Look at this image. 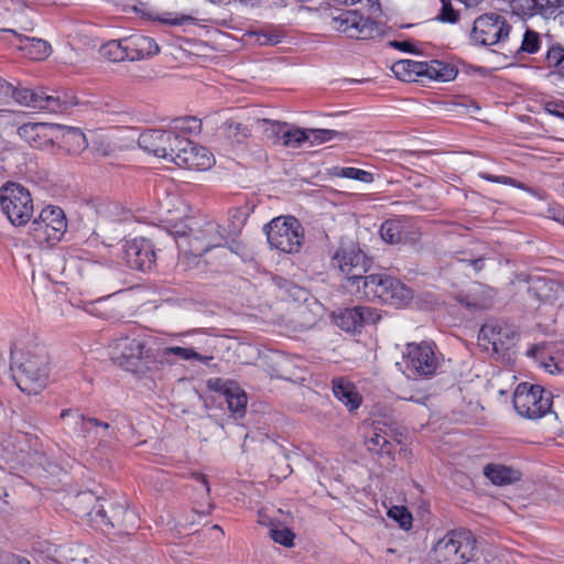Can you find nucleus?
Listing matches in <instances>:
<instances>
[{
	"mask_svg": "<svg viewBox=\"0 0 564 564\" xmlns=\"http://www.w3.org/2000/svg\"><path fill=\"white\" fill-rule=\"evenodd\" d=\"M308 9L319 11L321 18L332 30L359 40L373 36L378 31L373 20L381 14L378 0H322L319 7Z\"/></svg>",
	"mask_w": 564,
	"mask_h": 564,
	"instance_id": "obj_1",
	"label": "nucleus"
},
{
	"mask_svg": "<svg viewBox=\"0 0 564 564\" xmlns=\"http://www.w3.org/2000/svg\"><path fill=\"white\" fill-rule=\"evenodd\" d=\"M228 243V231L214 220L204 221L202 226L191 228L188 235L176 238V246L182 253L178 265L184 270L198 264L199 257L213 248L225 247Z\"/></svg>",
	"mask_w": 564,
	"mask_h": 564,
	"instance_id": "obj_2",
	"label": "nucleus"
},
{
	"mask_svg": "<svg viewBox=\"0 0 564 564\" xmlns=\"http://www.w3.org/2000/svg\"><path fill=\"white\" fill-rule=\"evenodd\" d=\"M199 129L200 121L197 118H177L174 120L172 130L153 129L140 133L138 144L142 150L175 164V153L178 154L177 150L182 148L178 144L184 140H189L182 133H193Z\"/></svg>",
	"mask_w": 564,
	"mask_h": 564,
	"instance_id": "obj_3",
	"label": "nucleus"
},
{
	"mask_svg": "<svg viewBox=\"0 0 564 564\" xmlns=\"http://www.w3.org/2000/svg\"><path fill=\"white\" fill-rule=\"evenodd\" d=\"M11 370L19 389L26 394H37L48 381V355L45 348L34 347L13 358Z\"/></svg>",
	"mask_w": 564,
	"mask_h": 564,
	"instance_id": "obj_4",
	"label": "nucleus"
},
{
	"mask_svg": "<svg viewBox=\"0 0 564 564\" xmlns=\"http://www.w3.org/2000/svg\"><path fill=\"white\" fill-rule=\"evenodd\" d=\"M355 292L368 300L378 299L393 306L403 305L412 299V291L405 284L384 274L366 275Z\"/></svg>",
	"mask_w": 564,
	"mask_h": 564,
	"instance_id": "obj_5",
	"label": "nucleus"
},
{
	"mask_svg": "<svg viewBox=\"0 0 564 564\" xmlns=\"http://www.w3.org/2000/svg\"><path fill=\"white\" fill-rule=\"evenodd\" d=\"M402 372L412 379L433 376L441 365V355L431 341L409 343L403 350Z\"/></svg>",
	"mask_w": 564,
	"mask_h": 564,
	"instance_id": "obj_6",
	"label": "nucleus"
},
{
	"mask_svg": "<svg viewBox=\"0 0 564 564\" xmlns=\"http://www.w3.org/2000/svg\"><path fill=\"white\" fill-rule=\"evenodd\" d=\"M476 539L468 530H453L433 547L438 564H465L475 555Z\"/></svg>",
	"mask_w": 564,
	"mask_h": 564,
	"instance_id": "obj_7",
	"label": "nucleus"
},
{
	"mask_svg": "<svg viewBox=\"0 0 564 564\" xmlns=\"http://www.w3.org/2000/svg\"><path fill=\"white\" fill-rule=\"evenodd\" d=\"M0 209L13 226H24L33 215V199L28 188L7 182L0 187Z\"/></svg>",
	"mask_w": 564,
	"mask_h": 564,
	"instance_id": "obj_8",
	"label": "nucleus"
},
{
	"mask_svg": "<svg viewBox=\"0 0 564 564\" xmlns=\"http://www.w3.org/2000/svg\"><path fill=\"white\" fill-rule=\"evenodd\" d=\"M263 230L273 249L284 253H294L302 247L304 231L295 217H276L267 224Z\"/></svg>",
	"mask_w": 564,
	"mask_h": 564,
	"instance_id": "obj_9",
	"label": "nucleus"
},
{
	"mask_svg": "<svg viewBox=\"0 0 564 564\" xmlns=\"http://www.w3.org/2000/svg\"><path fill=\"white\" fill-rule=\"evenodd\" d=\"M67 228L64 212L56 206L44 207L32 221L29 234L39 246L55 245Z\"/></svg>",
	"mask_w": 564,
	"mask_h": 564,
	"instance_id": "obj_10",
	"label": "nucleus"
},
{
	"mask_svg": "<svg viewBox=\"0 0 564 564\" xmlns=\"http://www.w3.org/2000/svg\"><path fill=\"white\" fill-rule=\"evenodd\" d=\"M552 394L540 386L520 383L513 393V406L524 417L535 420L545 415L552 405Z\"/></svg>",
	"mask_w": 564,
	"mask_h": 564,
	"instance_id": "obj_11",
	"label": "nucleus"
},
{
	"mask_svg": "<svg viewBox=\"0 0 564 564\" xmlns=\"http://www.w3.org/2000/svg\"><path fill=\"white\" fill-rule=\"evenodd\" d=\"M2 82L9 87L6 99L0 101V108H4L14 99L17 104L39 110H47L51 112H61L67 108L69 102L59 95H46L44 91H35L29 88H14L11 84L2 78Z\"/></svg>",
	"mask_w": 564,
	"mask_h": 564,
	"instance_id": "obj_12",
	"label": "nucleus"
},
{
	"mask_svg": "<svg viewBox=\"0 0 564 564\" xmlns=\"http://www.w3.org/2000/svg\"><path fill=\"white\" fill-rule=\"evenodd\" d=\"M332 262L346 275L348 283H350L348 288L352 292H355L354 286L358 289V285H361V280L366 276L364 273L370 267V260L355 245L341 246L334 254Z\"/></svg>",
	"mask_w": 564,
	"mask_h": 564,
	"instance_id": "obj_13",
	"label": "nucleus"
},
{
	"mask_svg": "<svg viewBox=\"0 0 564 564\" xmlns=\"http://www.w3.org/2000/svg\"><path fill=\"white\" fill-rule=\"evenodd\" d=\"M510 26L499 14L487 13L474 22L471 39L481 45H494L508 36Z\"/></svg>",
	"mask_w": 564,
	"mask_h": 564,
	"instance_id": "obj_14",
	"label": "nucleus"
},
{
	"mask_svg": "<svg viewBox=\"0 0 564 564\" xmlns=\"http://www.w3.org/2000/svg\"><path fill=\"white\" fill-rule=\"evenodd\" d=\"M516 336L513 326L502 322H490L480 328L478 343L485 350L499 354L512 345Z\"/></svg>",
	"mask_w": 564,
	"mask_h": 564,
	"instance_id": "obj_15",
	"label": "nucleus"
},
{
	"mask_svg": "<svg viewBox=\"0 0 564 564\" xmlns=\"http://www.w3.org/2000/svg\"><path fill=\"white\" fill-rule=\"evenodd\" d=\"M180 145L182 148L177 150L178 154L175 153V165L194 171H206L214 165L215 158L207 148L192 140H184Z\"/></svg>",
	"mask_w": 564,
	"mask_h": 564,
	"instance_id": "obj_16",
	"label": "nucleus"
},
{
	"mask_svg": "<svg viewBox=\"0 0 564 564\" xmlns=\"http://www.w3.org/2000/svg\"><path fill=\"white\" fill-rule=\"evenodd\" d=\"M379 232L382 240L390 245H414L420 238L419 229L406 217L387 219L382 223Z\"/></svg>",
	"mask_w": 564,
	"mask_h": 564,
	"instance_id": "obj_17",
	"label": "nucleus"
},
{
	"mask_svg": "<svg viewBox=\"0 0 564 564\" xmlns=\"http://www.w3.org/2000/svg\"><path fill=\"white\" fill-rule=\"evenodd\" d=\"M123 260L131 269L147 271L155 261L153 245L144 238H134L123 245Z\"/></svg>",
	"mask_w": 564,
	"mask_h": 564,
	"instance_id": "obj_18",
	"label": "nucleus"
},
{
	"mask_svg": "<svg viewBox=\"0 0 564 564\" xmlns=\"http://www.w3.org/2000/svg\"><path fill=\"white\" fill-rule=\"evenodd\" d=\"M380 319L377 310L369 306H355L339 310L334 313L335 324L345 332H358L366 324H373Z\"/></svg>",
	"mask_w": 564,
	"mask_h": 564,
	"instance_id": "obj_19",
	"label": "nucleus"
},
{
	"mask_svg": "<svg viewBox=\"0 0 564 564\" xmlns=\"http://www.w3.org/2000/svg\"><path fill=\"white\" fill-rule=\"evenodd\" d=\"M144 345L138 338H120L113 343L110 356L113 362L127 370H134L137 362L143 357Z\"/></svg>",
	"mask_w": 564,
	"mask_h": 564,
	"instance_id": "obj_20",
	"label": "nucleus"
},
{
	"mask_svg": "<svg viewBox=\"0 0 564 564\" xmlns=\"http://www.w3.org/2000/svg\"><path fill=\"white\" fill-rule=\"evenodd\" d=\"M61 417L67 421V425L74 429V432L80 437H87L90 433L97 436L107 437L112 436L115 429L110 424L100 422L94 417H86L72 410H64Z\"/></svg>",
	"mask_w": 564,
	"mask_h": 564,
	"instance_id": "obj_21",
	"label": "nucleus"
},
{
	"mask_svg": "<svg viewBox=\"0 0 564 564\" xmlns=\"http://www.w3.org/2000/svg\"><path fill=\"white\" fill-rule=\"evenodd\" d=\"M61 129L62 126L56 123L34 122L22 124L19 127L18 133L31 145L39 147L46 141L53 142L59 137Z\"/></svg>",
	"mask_w": 564,
	"mask_h": 564,
	"instance_id": "obj_22",
	"label": "nucleus"
},
{
	"mask_svg": "<svg viewBox=\"0 0 564 564\" xmlns=\"http://www.w3.org/2000/svg\"><path fill=\"white\" fill-rule=\"evenodd\" d=\"M124 47L128 50V59L130 61L150 58L160 52L155 40L142 34L124 37Z\"/></svg>",
	"mask_w": 564,
	"mask_h": 564,
	"instance_id": "obj_23",
	"label": "nucleus"
},
{
	"mask_svg": "<svg viewBox=\"0 0 564 564\" xmlns=\"http://www.w3.org/2000/svg\"><path fill=\"white\" fill-rule=\"evenodd\" d=\"M558 285L545 278L533 276L529 281L528 294L535 303H552L557 299Z\"/></svg>",
	"mask_w": 564,
	"mask_h": 564,
	"instance_id": "obj_24",
	"label": "nucleus"
},
{
	"mask_svg": "<svg viewBox=\"0 0 564 564\" xmlns=\"http://www.w3.org/2000/svg\"><path fill=\"white\" fill-rule=\"evenodd\" d=\"M333 392L335 398L350 412L357 410L362 402V398L356 386L345 378H337L333 380Z\"/></svg>",
	"mask_w": 564,
	"mask_h": 564,
	"instance_id": "obj_25",
	"label": "nucleus"
},
{
	"mask_svg": "<svg viewBox=\"0 0 564 564\" xmlns=\"http://www.w3.org/2000/svg\"><path fill=\"white\" fill-rule=\"evenodd\" d=\"M6 31L11 32L17 37V47L24 52V54L31 59H43L50 55L51 46L46 41L36 37L24 36L18 34L13 30Z\"/></svg>",
	"mask_w": 564,
	"mask_h": 564,
	"instance_id": "obj_26",
	"label": "nucleus"
},
{
	"mask_svg": "<svg viewBox=\"0 0 564 564\" xmlns=\"http://www.w3.org/2000/svg\"><path fill=\"white\" fill-rule=\"evenodd\" d=\"M391 69L403 82L422 80L423 62L401 59L395 62Z\"/></svg>",
	"mask_w": 564,
	"mask_h": 564,
	"instance_id": "obj_27",
	"label": "nucleus"
},
{
	"mask_svg": "<svg viewBox=\"0 0 564 564\" xmlns=\"http://www.w3.org/2000/svg\"><path fill=\"white\" fill-rule=\"evenodd\" d=\"M486 477L497 486L512 484L520 478V473L503 465H488L485 467Z\"/></svg>",
	"mask_w": 564,
	"mask_h": 564,
	"instance_id": "obj_28",
	"label": "nucleus"
},
{
	"mask_svg": "<svg viewBox=\"0 0 564 564\" xmlns=\"http://www.w3.org/2000/svg\"><path fill=\"white\" fill-rule=\"evenodd\" d=\"M366 445L370 452L383 455H390L392 445L388 438V433L382 432L381 429L373 426L366 437Z\"/></svg>",
	"mask_w": 564,
	"mask_h": 564,
	"instance_id": "obj_29",
	"label": "nucleus"
},
{
	"mask_svg": "<svg viewBox=\"0 0 564 564\" xmlns=\"http://www.w3.org/2000/svg\"><path fill=\"white\" fill-rule=\"evenodd\" d=\"M59 134L63 137V141L69 144V151L79 153L85 150L88 145L86 135L77 128L62 126Z\"/></svg>",
	"mask_w": 564,
	"mask_h": 564,
	"instance_id": "obj_30",
	"label": "nucleus"
},
{
	"mask_svg": "<svg viewBox=\"0 0 564 564\" xmlns=\"http://www.w3.org/2000/svg\"><path fill=\"white\" fill-rule=\"evenodd\" d=\"M224 398L228 409L234 414L237 416L243 415L247 405V395L236 383L230 388V391H228Z\"/></svg>",
	"mask_w": 564,
	"mask_h": 564,
	"instance_id": "obj_31",
	"label": "nucleus"
},
{
	"mask_svg": "<svg viewBox=\"0 0 564 564\" xmlns=\"http://www.w3.org/2000/svg\"><path fill=\"white\" fill-rule=\"evenodd\" d=\"M307 140L306 129L291 126L285 122L281 143L288 148H300Z\"/></svg>",
	"mask_w": 564,
	"mask_h": 564,
	"instance_id": "obj_32",
	"label": "nucleus"
},
{
	"mask_svg": "<svg viewBox=\"0 0 564 564\" xmlns=\"http://www.w3.org/2000/svg\"><path fill=\"white\" fill-rule=\"evenodd\" d=\"M258 129L261 130L263 137L273 142L280 143L282 133L285 127V122L274 121L270 119H259L257 121Z\"/></svg>",
	"mask_w": 564,
	"mask_h": 564,
	"instance_id": "obj_33",
	"label": "nucleus"
},
{
	"mask_svg": "<svg viewBox=\"0 0 564 564\" xmlns=\"http://www.w3.org/2000/svg\"><path fill=\"white\" fill-rule=\"evenodd\" d=\"M100 53L104 57L112 62L128 59V50L124 47V37L107 42L101 46Z\"/></svg>",
	"mask_w": 564,
	"mask_h": 564,
	"instance_id": "obj_34",
	"label": "nucleus"
},
{
	"mask_svg": "<svg viewBox=\"0 0 564 564\" xmlns=\"http://www.w3.org/2000/svg\"><path fill=\"white\" fill-rule=\"evenodd\" d=\"M307 140L311 145H318L332 141L336 138H343L344 134L332 129H306Z\"/></svg>",
	"mask_w": 564,
	"mask_h": 564,
	"instance_id": "obj_35",
	"label": "nucleus"
},
{
	"mask_svg": "<svg viewBox=\"0 0 564 564\" xmlns=\"http://www.w3.org/2000/svg\"><path fill=\"white\" fill-rule=\"evenodd\" d=\"M224 128L226 135L238 143L243 142L251 135L250 129L241 122L229 120L225 122Z\"/></svg>",
	"mask_w": 564,
	"mask_h": 564,
	"instance_id": "obj_36",
	"label": "nucleus"
},
{
	"mask_svg": "<svg viewBox=\"0 0 564 564\" xmlns=\"http://www.w3.org/2000/svg\"><path fill=\"white\" fill-rule=\"evenodd\" d=\"M271 539L281 545L291 546L293 545L294 533L282 524H271L269 530Z\"/></svg>",
	"mask_w": 564,
	"mask_h": 564,
	"instance_id": "obj_37",
	"label": "nucleus"
},
{
	"mask_svg": "<svg viewBox=\"0 0 564 564\" xmlns=\"http://www.w3.org/2000/svg\"><path fill=\"white\" fill-rule=\"evenodd\" d=\"M510 8L512 14L521 19L538 14L535 0H512Z\"/></svg>",
	"mask_w": 564,
	"mask_h": 564,
	"instance_id": "obj_38",
	"label": "nucleus"
},
{
	"mask_svg": "<svg viewBox=\"0 0 564 564\" xmlns=\"http://www.w3.org/2000/svg\"><path fill=\"white\" fill-rule=\"evenodd\" d=\"M538 14L545 18L564 13V0H535Z\"/></svg>",
	"mask_w": 564,
	"mask_h": 564,
	"instance_id": "obj_39",
	"label": "nucleus"
},
{
	"mask_svg": "<svg viewBox=\"0 0 564 564\" xmlns=\"http://www.w3.org/2000/svg\"><path fill=\"white\" fill-rule=\"evenodd\" d=\"M153 20L159 21L161 23L167 25H184L187 23H193L194 19L191 15L186 14H177L173 12H165L162 14H158L153 17Z\"/></svg>",
	"mask_w": 564,
	"mask_h": 564,
	"instance_id": "obj_40",
	"label": "nucleus"
},
{
	"mask_svg": "<svg viewBox=\"0 0 564 564\" xmlns=\"http://www.w3.org/2000/svg\"><path fill=\"white\" fill-rule=\"evenodd\" d=\"M337 175L340 177L351 178L364 183H371L373 181V176L370 172L356 167H341L339 169Z\"/></svg>",
	"mask_w": 564,
	"mask_h": 564,
	"instance_id": "obj_41",
	"label": "nucleus"
},
{
	"mask_svg": "<svg viewBox=\"0 0 564 564\" xmlns=\"http://www.w3.org/2000/svg\"><path fill=\"white\" fill-rule=\"evenodd\" d=\"M546 62L550 68L564 73V48L558 46L550 48L546 53Z\"/></svg>",
	"mask_w": 564,
	"mask_h": 564,
	"instance_id": "obj_42",
	"label": "nucleus"
},
{
	"mask_svg": "<svg viewBox=\"0 0 564 564\" xmlns=\"http://www.w3.org/2000/svg\"><path fill=\"white\" fill-rule=\"evenodd\" d=\"M170 354L175 355L183 360L197 359L199 361L205 362V361L212 359V357H204V356L199 355L192 348L169 347L165 349L164 355H170Z\"/></svg>",
	"mask_w": 564,
	"mask_h": 564,
	"instance_id": "obj_43",
	"label": "nucleus"
},
{
	"mask_svg": "<svg viewBox=\"0 0 564 564\" xmlns=\"http://www.w3.org/2000/svg\"><path fill=\"white\" fill-rule=\"evenodd\" d=\"M540 47V39L539 34L534 31L527 30L523 34L522 43H521V51L533 54L538 52Z\"/></svg>",
	"mask_w": 564,
	"mask_h": 564,
	"instance_id": "obj_44",
	"label": "nucleus"
},
{
	"mask_svg": "<svg viewBox=\"0 0 564 564\" xmlns=\"http://www.w3.org/2000/svg\"><path fill=\"white\" fill-rule=\"evenodd\" d=\"M442 9L436 20L446 23H455L458 20V13L452 7L451 0H441Z\"/></svg>",
	"mask_w": 564,
	"mask_h": 564,
	"instance_id": "obj_45",
	"label": "nucleus"
},
{
	"mask_svg": "<svg viewBox=\"0 0 564 564\" xmlns=\"http://www.w3.org/2000/svg\"><path fill=\"white\" fill-rule=\"evenodd\" d=\"M457 76L456 68L445 62L440 61V67H437L436 82H451Z\"/></svg>",
	"mask_w": 564,
	"mask_h": 564,
	"instance_id": "obj_46",
	"label": "nucleus"
},
{
	"mask_svg": "<svg viewBox=\"0 0 564 564\" xmlns=\"http://www.w3.org/2000/svg\"><path fill=\"white\" fill-rule=\"evenodd\" d=\"M207 386L210 390L219 392L223 397H225L226 393L230 391V388L235 386V382L215 378L209 379Z\"/></svg>",
	"mask_w": 564,
	"mask_h": 564,
	"instance_id": "obj_47",
	"label": "nucleus"
},
{
	"mask_svg": "<svg viewBox=\"0 0 564 564\" xmlns=\"http://www.w3.org/2000/svg\"><path fill=\"white\" fill-rule=\"evenodd\" d=\"M389 516L394 518L404 529H408L411 525L412 517L404 508L391 509L389 511Z\"/></svg>",
	"mask_w": 564,
	"mask_h": 564,
	"instance_id": "obj_48",
	"label": "nucleus"
},
{
	"mask_svg": "<svg viewBox=\"0 0 564 564\" xmlns=\"http://www.w3.org/2000/svg\"><path fill=\"white\" fill-rule=\"evenodd\" d=\"M437 67H440L438 59H432L430 62H423V72H422V80H436L437 77Z\"/></svg>",
	"mask_w": 564,
	"mask_h": 564,
	"instance_id": "obj_49",
	"label": "nucleus"
},
{
	"mask_svg": "<svg viewBox=\"0 0 564 564\" xmlns=\"http://www.w3.org/2000/svg\"><path fill=\"white\" fill-rule=\"evenodd\" d=\"M256 41L259 45H275L280 43L281 36L275 33L262 31L256 33Z\"/></svg>",
	"mask_w": 564,
	"mask_h": 564,
	"instance_id": "obj_50",
	"label": "nucleus"
},
{
	"mask_svg": "<svg viewBox=\"0 0 564 564\" xmlns=\"http://www.w3.org/2000/svg\"><path fill=\"white\" fill-rule=\"evenodd\" d=\"M545 111L564 120V107L556 102H547L545 105Z\"/></svg>",
	"mask_w": 564,
	"mask_h": 564,
	"instance_id": "obj_51",
	"label": "nucleus"
},
{
	"mask_svg": "<svg viewBox=\"0 0 564 564\" xmlns=\"http://www.w3.org/2000/svg\"><path fill=\"white\" fill-rule=\"evenodd\" d=\"M402 400H406V401H410V402H414V403H417V404H425V402L427 401V395L423 394V393H420V394H402L400 397Z\"/></svg>",
	"mask_w": 564,
	"mask_h": 564,
	"instance_id": "obj_52",
	"label": "nucleus"
},
{
	"mask_svg": "<svg viewBox=\"0 0 564 564\" xmlns=\"http://www.w3.org/2000/svg\"><path fill=\"white\" fill-rule=\"evenodd\" d=\"M9 93V87L2 82L0 77V101L6 99ZM9 111L7 109L0 108V119L3 118Z\"/></svg>",
	"mask_w": 564,
	"mask_h": 564,
	"instance_id": "obj_53",
	"label": "nucleus"
},
{
	"mask_svg": "<svg viewBox=\"0 0 564 564\" xmlns=\"http://www.w3.org/2000/svg\"><path fill=\"white\" fill-rule=\"evenodd\" d=\"M549 213L553 220L564 225V208H551Z\"/></svg>",
	"mask_w": 564,
	"mask_h": 564,
	"instance_id": "obj_54",
	"label": "nucleus"
},
{
	"mask_svg": "<svg viewBox=\"0 0 564 564\" xmlns=\"http://www.w3.org/2000/svg\"><path fill=\"white\" fill-rule=\"evenodd\" d=\"M391 45L402 52H409V53L414 52L413 45L406 41H403V42L394 41V42H391Z\"/></svg>",
	"mask_w": 564,
	"mask_h": 564,
	"instance_id": "obj_55",
	"label": "nucleus"
},
{
	"mask_svg": "<svg viewBox=\"0 0 564 564\" xmlns=\"http://www.w3.org/2000/svg\"><path fill=\"white\" fill-rule=\"evenodd\" d=\"M542 367L551 375L557 373L561 371L557 364L554 361L553 358H550L547 361L542 364Z\"/></svg>",
	"mask_w": 564,
	"mask_h": 564,
	"instance_id": "obj_56",
	"label": "nucleus"
},
{
	"mask_svg": "<svg viewBox=\"0 0 564 564\" xmlns=\"http://www.w3.org/2000/svg\"><path fill=\"white\" fill-rule=\"evenodd\" d=\"M497 181H498V183H501V184L511 185V186L519 187V188H524V186L522 184H520L518 181H516L514 178H511L509 176L499 175V178H497Z\"/></svg>",
	"mask_w": 564,
	"mask_h": 564,
	"instance_id": "obj_57",
	"label": "nucleus"
},
{
	"mask_svg": "<svg viewBox=\"0 0 564 564\" xmlns=\"http://www.w3.org/2000/svg\"><path fill=\"white\" fill-rule=\"evenodd\" d=\"M94 512L96 514V517H99L101 518V520L105 522V523H109L112 525V523L109 521V519L107 518V514H106V510L104 508V506L101 505H98L94 508Z\"/></svg>",
	"mask_w": 564,
	"mask_h": 564,
	"instance_id": "obj_58",
	"label": "nucleus"
},
{
	"mask_svg": "<svg viewBox=\"0 0 564 564\" xmlns=\"http://www.w3.org/2000/svg\"><path fill=\"white\" fill-rule=\"evenodd\" d=\"M469 265H471L476 272L480 271L482 269V259L471 260L469 261Z\"/></svg>",
	"mask_w": 564,
	"mask_h": 564,
	"instance_id": "obj_59",
	"label": "nucleus"
},
{
	"mask_svg": "<svg viewBox=\"0 0 564 564\" xmlns=\"http://www.w3.org/2000/svg\"><path fill=\"white\" fill-rule=\"evenodd\" d=\"M480 177L484 178V180H487L489 182H492V183H498L497 178H499V176L491 175V174H488V173H480Z\"/></svg>",
	"mask_w": 564,
	"mask_h": 564,
	"instance_id": "obj_60",
	"label": "nucleus"
},
{
	"mask_svg": "<svg viewBox=\"0 0 564 564\" xmlns=\"http://www.w3.org/2000/svg\"><path fill=\"white\" fill-rule=\"evenodd\" d=\"M12 564H30V562L26 558L14 557Z\"/></svg>",
	"mask_w": 564,
	"mask_h": 564,
	"instance_id": "obj_61",
	"label": "nucleus"
},
{
	"mask_svg": "<svg viewBox=\"0 0 564 564\" xmlns=\"http://www.w3.org/2000/svg\"><path fill=\"white\" fill-rule=\"evenodd\" d=\"M197 479L200 481L202 486L206 489V491H209L208 484L204 476H197Z\"/></svg>",
	"mask_w": 564,
	"mask_h": 564,
	"instance_id": "obj_62",
	"label": "nucleus"
},
{
	"mask_svg": "<svg viewBox=\"0 0 564 564\" xmlns=\"http://www.w3.org/2000/svg\"><path fill=\"white\" fill-rule=\"evenodd\" d=\"M535 351H536V349H535V348H533V349H531V350L529 351V354H530V355H531V354H532V355H535Z\"/></svg>",
	"mask_w": 564,
	"mask_h": 564,
	"instance_id": "obj_63",
	"label": "nucleus"
},
{
	"mask_svg": "<svg viewBox=\"0 0 564 564\" xmlns=\"http://www.w3.org/2000/svg\"><path fill=\"white\" fill-rule=\"evenodd\" d=\"M468 305L478 306V304H477V303H468Z\"/></svg>",
	"mask_w": 564,
	"mask_h": 564,
	"instance_id": "obj_64",
	"label": "nucleus"
}]
</instances>
